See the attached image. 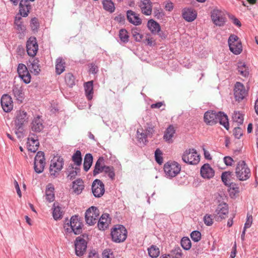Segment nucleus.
I'll return each instance as SVG.
<instances>
[{
	"mask_svg": "<svg viewBox=\"0 0 258 258\" xmlns=\"http://www.w3.org/2000/svg\"><path fill=\"white\" fill-rule=\"evenodd\" d=\"M204 119L207 125H213L219 122L227 130H229V124L228 116L223 112L208 110L205 113Z\"/></svg>",
	"mask_w": 258,
	"mask_h": 258,
	"instance_id": "f257e3e1",
	"label": "nucleus"
},
{
	"mask_svg": "<svg viewBox=\"0 0 258 258\" xmlns=\"http://www.w3.org/2000/svg\"><path fill=\"white\" fill-rule=\"evenodd\" d=\"M83 224L82 220L78 215L73 216L70 221L65 223L64 229L66 232H73L75 235H79L82 233Z\"/></svg>",
	"mask_w": 258,
	"mask_h": 258,
	"instance_id": "f03ea898",
	"label": "nucleus"
},
{
	"mask_svg": "<svg viewBox=\"0 0 258 258\" xmlns=\"http://www.w3.org/2000/svg\"><path fill=\"white\" fill-rule=\"evenodd\" d=\"M110 235L112 241L115 243H121L126 240L127 231L124 226L116 225L111 229Z\"/></svg>",
	"mask_w": 258,
	"mask_h": 258,
	"instance_id": "7ed1b4c3",
	"label": "nucleus"
},
{
	"mask_svg": "<svg viewBox=\"0 0 258 258\" xmlns=\"http://www.w3.org/2000/svg\"><path fill=\"white\" fill-rule=\"evenodd\" d=\"M235 175L240 181L246 180L251 175L250 170L244 161L238 162L235 168Z\"/></svg>",
	"mask_w": 258,
	"mask_h": 258,
	"instance_id": "20e7f679",
	"label": "nucleus"
},
{
	"mask_svg": "<svg viewBox=\"0 0 258 258\" xmlns=\"http://www.w3.org/2000/svg\"><path fill=\"white\" fill-rule=\"evenodd\" d=\"M64 165V160L61 156H55L51 160L49 166L50 176L55 178L59 174Z\"/></svg>",
	"mask_w": 258,
	"mask_h": 258,
	"instance_id": "39448f33",
	"label": "nucleus"
},
{
	"mask_svg": "<svg viewBox=\"0 0 258 258\" xmlns=\"http://www.w3.org/2000/svg\"><path fill=\"white\" fill-rule=\"evenodd\" d=\"M182 161L188 164L197 165L200 161V156L194 149H186L182 156Z\"/></svg>",
	"mask_w": 258,
	"mask_h": 258,
	"instance_id": "423d86ee",
	"label": "nucleus"
},
{
	"mask_svg": "<svg viewBox=\"0 0 258 258\" xmlns=\"http://www.w3.org/2000/svg\"><path fill=\"white\" fill-rule=\"evenodd\" d=\"M228 45L230 50L234 54L238 55L242 51V44L238 37L231 34L228 38Z\"/></svg>",
	"mask_w": 258,
	"mask_h": 258,
	"instance_id": "0eeeda50",
	"label": "nucleus"
},
{
	"mask_svg": "<svg viewBox=\"0 0 258 258\" xmlns=\"http://www.w3.org/2000/svg\"><path fill=\"white\" fill-rule=\"evenodd\" d=\"M181 166L176 162H168L164 164V171L167 177L170 178L176 176L180 171Z\"/></svg>",
	"mask_w": 258,
	"mask_h": 258,
	"instance_id": "6e6552de",
	"label": "nucleus"
},
{
	"mask_svg": "<svg viewBox=\"0 0 258 258\" xmlns=\"http://www.w3.org/2000/svg\"><path fill=\"white\" fill-rule=\"evenodd\" d=\"M236 175L232 171H225L221 174V180L224 184L234 190H237L238 187L235 183Z\"/></svg>",
	"mask_w": 258,
	"mask_h": 258,
	"instance_id": "1a4fd4ad",
	"label": "nucleus"
},
{
	"mask_svg": "<svg viewBox=\"0 0 258 258\" xmlns=\"http://www.w3.org/2000/svg\"><path fill=\"white\" fill-rule=\"evenodd\" d=\"M99 211L97 208L92 206L88 208L85 212V221L89 225H94L98 219Z\"/></svg>",
	"mask_w": 258,
	"mask_h": 258,
	"instance_id": "9d476101",
	"label": "nucleus"
},
{
	"mask_svg": "<svg viewBox=\"0 0 258 258\" xmlns=\"http://www.w3.org/2000/svg\"><path fill=\"white\" fill-rule=\"evenodd\" d=\"M87 236V234H83L76 238L75 241V252L77 256H82L86 251L87 243L84 238Z\"/></svg>",
	"mask_w": 258,
	"mask_h": 258,
	"instance_id": "9b49d317",
	"label": "nucleus"
},
{
	"mask_svg": "<svg viewBox=\"0 0 258 258\" xmlns=\"http://www.w3.org/2000/svg\"><path fill=\"white\" fill-rule=\"evenodd\" d=\"M29 116L25 110H17L14 118L15 126H17L18 128H23L25 124L29 121Z\"/></svg>",
	"mask_w": 258,
	"mask_h": 258,
	"instance_id": "f8f14e48",
	"label": "nucleus"
},
{
	"mask_svg": "<svg viewBox=\"0 0 258 258\" xmlns=\"http://www.w3.org/2000/svg\"><path fill=\"white\" fill-rule=\"evenodd\" d=\"M211 17L213 23L216 26L221 27L225 24L226 19L220 10L214 9L211 13Z\"/></svg>",
	"mask_w": 258,
	"mask_h": 258,
	"instance_id": "ddd939ff",
	"label": "nucleus"
},
{
	"mask_svg": "<svg viewBox=\"0 0 258 258\" xmlns=\"http://www.w3.org/2000/svg\"><path fill=\"white\" fill-rule=\"evenodd\" d=\"M228 205L225 203H221L217 207L214 213L213 214V217L217 221H221L222 219L225 218V216L228 214Z\"/></svg>",
	"mask_w": 258,
	"mask_h": 258,
	"instance_id": "4468645a",
	"label": "nucleus"
},
{
	"mask_svg": "<svg viewBox=\"0 0 258 258\" xmlns=\"http://www.w3.org/2000/svg\"><path fill=\"white\" fill-rule=\"evenodd\" d=\"M247 92L243 84L237 82L234 85V95L236 101H240L246 96Z\"/></svg>",
	"mask_w": 258,
	"mask_h": 258,
	"instance_id": "2eb2a0df",
	"label": "nucleus"
},
{
	"mask_svg": "<svg viewBox=\"0 0 258 258\" xmlns=\"http://www.w3.org/2000/svg\"><path fill=\"white\" fill-rule=\"evenodd\" d=\"M92 191L95 197H102L105 192L104 183L100 180L96 179L92 184Z\"/></svg>",
	"mask_w": 258,
	"mask_h": 258,
	"instance_id": "dca6fc26",
	"label": "nucleus"
},
{
	"mask_svg": "<svg viewBox=\"0 0 258 258\" xmlns=\"http://www.w3.org/2000/svg\"><path fill=\"white\" fill-rule=\"evenodd\" d=\"M28 150L31 152L35 153L39 146V142L38 136L34 133L30 132L27 141Z\"/></svg>",
	"mask_w": 258,
	"mask_h": 258,
	"instance_id": "f3484780",
	"label": "nucleus"
},
{
	"mask_svg": "<svg viewBox=\"0 0 258 258\" xmlns=\"http://www.w3.org/2000/svg\"><path fill=\"white\" fill-rule=\"evenodd\" d=\"M26 49L29 56L33 57L36 55L38 49V45L35 37H30L28 39L26 43Z\"/></svg>",
	"mask_w": 258,
	"mask_h": 258,
	"instance_id": "a211bd4d",
	"label": "nucleus"
},
{
	"mask_svg": "<svg viewBox=\"0 0 258 258\" xmlns=\"http://www.w3.org/2000/svg\"><path fill=\"white\" fill-rule=\"evenodd\" d=\"M44 128L43 120L40 116L38 115L33 119L30 124L31 131L35 133H39L42 132Z\"/></svg>",
	"mask_w": 258,
	"mask_h": 258,
	"instance_id": "6ab92c4d",
	"label": "nucleus"
},
{
	"mask_svg": "<svg viewBox=\"0 0 258 258\" xmlns=\"http://www.w3.org/2000/svg\"><path fill=\"white\" fill-rule=\"evenodd\" d=\"M1 105L6 112H10L13 108V102L11 97L8 94H4L1 98Z\"/></svg>",
	"mask_w": 258,
	"mask_h": 258,
	"instance_id": "aec40b11",
	"label": "nucleus"
},
{
	"mask_svg": "<svg viewBox=\"0 0 258 258\" xmlns=\"http://www.w3.org/2000/svg\"><path fill=\"white\" fill-rule=\"evenodd\" d=\"M197 16V13L192 8H184L182 10V17L187 22L194 21Z\"/></svg>",
	"mask_w": 258,
	"mask_h": 258,
	"instance_id": "412c9836",
	"label": "nucleus"
},
{
	"mask_svg": "<svg viewBox=\"0 0 258 258\" xmlns=\"http://www.w3.org/2000/svg\"><path fill=\"white\" fill-rule=\"evenodd\" d=\"M32 8L28 0H21L19 4V14L24 17H27Z\"/></svg>",
	"mask_w": 258,
	"mask_h": 258,
	"instance_id": "4be33fe9",
	"label": "nucleus"
},
{
	"mask_svg": "<svg viewBox=\"0 0 258 258\" xmlns=\"http://www.w3.org/2000/svg\"><path fill=\"white\" fill-rule=\"evenodd\" d=\"M142 13L147 16L152 14V3L150 0H142L139 5Z\"/></svg>",
	"mask_w": 258,
	"mask_h": 258,
	"instance_id": "5701e85b",
	"label": "nucleus"
},
{
	"mask_svg": "<svg viewBox=\"0 0 258 258\" xmlns=\"http://www.w3.org/2000/svg\"><path fill=\"white\" fill-rule=\"evenodd\" d=\"M215 171L209 164H204L201 168V174L204 178L210 179L214 176Z\"/></svg>",
	"mask_w": 258,
	"mask_h": 258,
	"instance_id": "b1692460",
	"label": "nucleus"
},
{
	"mask_svg": "<svg viewBox=\"0 0 258 258\" xmlns=\"http://www.w3.org/2000/svg\"><path fill=\"white\" fill-rule=\"evenodd\" d=\"M80 167L77 166L74 167L73 164H70L66 169L67 178L70 180H73L80 173Z\"/></svg>",
	"mask_w": 258,
	"mask_h": 258,
	"instance_id": "393cba45",
	"label": "nucleus"
},
{
	"mask_svg": "<svg viewBox=\"0 0 258 258\" xmlns=\"http://www.w3.org/2000/svg\"><path fill=\"white\" fill-rule=\"evenodd\" d=\"M12 93L16 100L19 103H22L24 99V94L23 89L18 85L13 86L12 89Z\"/></svg>",
	"mask_w": 258,
	"mask_h": 258,
	"instance_id": "a878e982",
	"label": "nucleus"
},
{
	"mask_svg": "<svg viewBox=\"0 0 258 258\" xmlns=\"http://www.w3.org/2000/svg\"><path fill=\"white\" fill-rule=\"evenodd\" d=\"M126 17L128 21L132 24L138 26L142 23V20L139 16L132 10H128L126 12Z\"/></svg>",
	"mask_w": 258,
	"mask_h": 258,
	"instance_id": "bb28decb",
	"label": "nucleus"
},
{
	"mask_svg": "<svg viewBox=\"0 0 258 258\" xmlns=\"http://www.w3.org/2000/svg\"><path fill=\"white\" fill-rule=\"evenodd\" d=\"M109 215L107 213L103 214L98 221V227L100 230H105L108 227Z\"/></svg>",
	"mask_w": 258,
	"mask_h": 258,
	"instance_id": "cd10ccee",
	"label": "nucleus"
},
{
	"mask_svg": "<svg viewBox=\"0 0 258 258\" xmlns=\"http://www.w3.org/2000/svg\"><path fill=\"white\" fill-rule=\"evenodd\" d=\"M119 40L118 42L120 45H124L130 41V36L127 31L124 28L119 30L118 32Z\"/></svg>",
	"mask_w": 258,
	"mask_h": 258,
	"instance_id": "c85d7f7f",
	"label": "nucleus"
},
{
	"mask_svg": "<svg viewBox=\"0 0 258 258\" xmlns=\"http://www.w3.org/2000/svg\"><path fill=\"white\" fill-rule=\"evenodd\" d=\"M72 188L74 192L80 195L84 188V181L81 178H78L73 182Z\"/></svg>",
	"mask_w": 258,
	"mask_h": 258,
	"instance_id": "c756f323",
	"label": "nucleus"
},
{
	"mask_svg": "<svg viewBox=\"0 0 258 258\" xmlns=\"http://www.w3.org/2000/svg\"><path fill=\"white\" fill-rule=\"evenodd\" d=\"M104 158L103 157H100L97 161H96L94 169L93 171L94 176H96L99 173L102 172L105 169L106 165H102V164L104 163Z\"/></svg>",
	"mask_w": 258,
	"mask_h": 258,
	"instance_id": "7c9ffc66",
	"label": "nucleus"
},
{
	"mask_svg": "<svg viewBox=\"0 0 258 258\" xmlns=\"http://www.w3.org/2000/svg\"><path fill=\"white\" fill-rule=\"evenodd\" d=\"M66 61L62 57H58L55 61V73L59 75L65 71Z\"/></svg>",
	"mask_w": 258,
	"mask_h": 258,
	"instance_id": "2f4dec72",
	"label": "nucleus"
},
{
	"mask_svg": "<svg viewBox=\"0 0 258 258\" xmlns=\"http://www.w3.org/2000/svg\"><path fill=\"white\" fill-rule=\"evenodd\" d=\"M175 133V130L173 125H169L166 131L164 132L163 138L164 139L168 142L169 143L172 142V139L174 134Z\"/></svg>",
	"mask_w": 258,
	"mask_h": 258,
	"instance_id": "473e14b6",
	"label": "nucleus"
},
{
	"mask_svg": "<svg viewBox=\"0 0 258 258\" xmlns=\"http://www.w3.org/2000/svg\"><path fill=\"white\" fill-rule=\"evenodd\" d=\"M85 94L87 98L91 100L93 98V81H89L84 85Z\"/></svg>",
	"mask_w": 258,
	"mask_h": 258,
	"instance_id": "72a5a7b5",
	"label": "nucleus"
},
{
	"mask_svg": "<svg viewBox=\"0 0 258 258\" xmlns=\"http://www.w3.org/2000/svg\"><path fill=\"white\" fill-rule=\"evenodd\" d=\"M148 28L152 34H156L160 30V26L157 22L153 19L149 20L148 22Z\"/></svg>",
	"mask_w": 258,
	"mask_h": 258,
	"instance_id": "f704fd0d",
	"label": "nucleus"
},
{
	"mask_svg": "<svg viewBox=\"0 0 258 258\" xmlns=\"http://www.w3.org/2000/svg\"><path fill=\"white\" fill-rule=\"evenodd\" d=\"M54 188L51 184H49L45 190L46 199L49 203L54 200Z\"/></svg>",
	"mask_w": 258,
	"mask_h": 258,
	"instance_id": "c9c22d12",
	"label": "nucleus"
},
{
	"mask_svg": "<svg viewBox=\"0 0 258 258\" xmlns=\"http://www.w3.org/2000/svg\"><path fill=\"white\" fill-rule=\"evenodd\" d=\"M45 165V159H38L34 161V170L37 173H42L44 169Z\"/></svg>",
	"mask_w": 258,
	"mask_h": 258,
	"instance_id": "e433bc0d",
	"label": "nucleus"
},
{
	"mask_svg": "<svg viewBox=\"0 0 258 258\" xmlns=\"http://www.w3.org/2000/svg\"><path fill=\"white\" fill-rule=\"evenodd\" d=\"M102 4L103 9L110 13H112L115 10L114 3L111 0H102Z\"/></svg>",
	"mask_w": 258,
	"mask_h": 258,
	"instance_id": "4c0bfd02",
	"label": "nucleus"
},
{
	"mask_svg": "<svg viewBox=\"0 0 258 258\" xmlns=\"http://www.w3.org/2000/svg\"><path fill=\"white\" fill-rule=\"evenodd\" d=\"M93 162V156L90 153H87L85 156L83 163L84 170L88 171L90 168Z\"/></svg>",
	"mask_w": 258,
	"mask_h": 258,
	"instance_id": "58836bf2",
	"label": "nucleus"
},
{
	"mask_svg": "<svg viewBox=\"0 0 258 258\" xmlns=\"http://www.w3.org/2000/svg\"><path fill=\"white\" fill-rule=\"evenodd\" d=\"M53 212L52 215L53 218L55 220L61 219L62 216V212L61 211V208L58 206L57 203H54L53 205Z\"/></svg>",
	"mask_w": 258,
	"mask_h": 258,
	"instance_id": "ea45409f",
	"label": "nucleus"
},
{
	"mask_svg": "<svg viewBox=\"0 0 258 258\" xmlns=\"http://www.w3.org/2000/svg\"><path fill=\"white\" fill-rule=\"evenodd\" d=\"M72 161L76 166L79 167L82 164V157L80 150H77L72 156Z\"/></svg>",
	"mask_w": 258,
	"mask_h": 258,
	"instance_id": "a19ab883",
	"label": "nucleus"
},
{
	"mask_svg": "<svg viewBox=\"0 0 258 258\" xmlns=\"http://www.w3.org/2000/svg\"><path fill=\"white\" fill-rule=\"evenodd\" d=\"M39 60L38 58H34L31 62L32 72L35 75H38L40 72V67L39 64Z\"/></svg>",
	"mask_w": 258,
	"mask_h": 258,
	"instance_id": "79ce46f5",
	"label": "nucleus"
},
{
	"mask_svg": "<svg viewBox=\"0 0 258 258\" xmlns=\"http://www.w3.org/2000/svg\"><path fill=\"white\" fill-rule=\"evenodd\" d=\"M148 253L150 257L152 258L157 257L160 254L159 248L156 245H152L148 249Z\"/></svg>",
	"mask_w": 258,
	"mask_h": 258,
	"instance_id": "37998d69",
	"label": "nucleus"
},
{
	"mask_svg": "<svg viewBox=\"0 0 258 258\" xmlns=\"http://www.w3.org/2000/svg\"><path fill=\"white\" fill-rule=\"evenodd\" d=\"M103 171L107 174L108 176L111 180L115 179V171L114 168L112 166H106Z\"/></svg>",
	"mask_w": 258,
	"mask_h": 258,
	"instance_id": "c03bdc74",
	"label": "nucleus"
},
{
	"mask_svg": "<svg viewBox=\"0 0 258 258\" xmlns=\"http://www.w3.org/2000/svg\"><path fill=\"white\" fill-rule=\"evenodd\" d=\"M65 82L68 86L73 87L75 84V78L74 75L70 73L66 74Z\"/></svg>",
	"mask_w": 258,
	"mask_h": 258,
	"instance_id": "a18cd8bd",
	"label": "nucleus"
},
{
	"mask_svg": "<svg viewBox=\"0 0 258 258\" xmlns=\"http://www.w3.org/2000/svg\"><path fill=\"white\" fill-rule=\"evenodd\" d=\"M132 34L136 42H141L143 38V35L140 33V30L137 28L132 29Z\"/></svg>",
	"mask_w": 258,
	"mask_h": 258,
	"instance_id": "49530a36",
	"label": "nucleus"
},
{
	"mask_svg": "<svg viewBox=\"0 0 258 258\" xmlns=\"http://www.w3.org/2000/svg\"><path fill=\"white\" fill-rule=\"evenodd\" d=\"M182 247L185 250H189L191 246L190 239L187 237H183L180 241Z\"/></svg>",
	"mask_w": 258,
	"mask_h": 258,
	"instance_id": "de8ad7c7",
	"label": "nucleus"
},
{
	"mask_svg": "<svg viewBox=\"0 0 258 258\" xmlns=\"http://www.w3.org/2000/svg\"><path fill=\"white\" fill-rule=\"evenodd\" d=\"M232 119L234 122H237L238 125L241 124L243 122V115L239 112H234L232 116Z\"/></svg>",
	"mask_w": 258,
	"mask_h": 258,
	"instance_id": "09e8293b",
	"label": "nucleus"
},
{
	"mask_svg": "<svg viewBox=\"0 0 258 258\" xmlns=\"http://www.w3.org/2000/svg\"><path fill=\"white\" fill-rule=\"evenodd\" d=\"M237 70L240 74L244 77H246L249 74V72L247 70L244 63H239L238 65Z\"/></svg>",
	"mask_w": 258,
	"mask_h": 258,
	"instance_id": "8fccbe9b",
	"label": "nucleus"
},
{
	"mask_svg": "<svg viewBox=\"0 0 258 258\" xmlns=\"http://www.w3.org/2000/svg\"><path fill=\"white\" fill-rule=\"evenodd\" d=\"M171 254L172 255L171 257L173 258H181L183 254L182 250L179 246L176 247L173 249L171 251Z\"/></svg>",
	"mask_w": 258,
	"mask_h": 258,
	"instance_id": "3c124183",
	"label": "nucleus"
},
{
	"mask_svg": "<svg viewBox=\"0 0 258 258\" xmlns=\"http://www.w3.org/2000/svg\"><path fill=\"white\" fill-rule=\"evenodd\" d=\"M148 137V136L145 132L140 133L139 130L137 131V138L140 143H143L144 145H146L148 142L147 140Z\"/></svg>",
	"mask_w": 258,
	"mask_h": 258,
	"instance_id": "603ef678",
	"label": "nucleus"
},
{
	"mask_svg": "<svg viewBox=\"0 0 258 258\" xmlns=\"http://www.w3.org/2000/svg\"><path fill=\"white\" fill-rule=\"evenodd\" d=\"M155 158L156 161L160 165L163 162L162 152L159 149H157L155 152Z\"/></svg>",
	"mask_w": 258,
	"mask_h": 258,
	"instance_id": "864d4df0",
	"label": "nucleus"
},
{
	"mask_svg": "<svg viewBox=\"0 0 258 258\" xmlns=\"http://www.w3.org/2000/svg\"><path fill=\"white\" fill-rule=\"evenodd\" d=\"M30 26L33 31H37L39 27V23L37 18L34 17L31 19L30 22Z\"/></svg>",
	"mask_w": 258,
	"mask_h": 258,
	"instance_id": "5fc2aeb1",
	"label": "nucleus"
},
{
	"mask_svg": "<svg viewBox=\"0 0 258 258\" xmlns=\"http://www.w3.org/2000/svg\"><path fill=\"white\" fill-rule=\"evenodd\" d=\"M190 237L195 242H198L201 239V233L199 231L195 230L190 233Z\"/></svg>",
	"mask_w": 258,
	"mask_h": 258,
	"instance_id": "6e6d98bb",
	"label": "nucleus"
},
{
	"mask_svg": "<svg viewBox=\"0 0 258 258\" xmlns=\"http://www.w3.org/2000/svg\"><path fill=\"white\" fill-rule=\"evenodd\" d=\"M213 215L206 214L203 218L204 223L208 226H211L213 224Z\"/></svg>",
	"mask_w": 258,
	"mask_h": 258,
	"instance_id": "4d7b16f0",
	"label": "nucleus"
},
{
	"mask_svg": "<svg viewBox=\"0 0 258 258\" xmlns=\"http://www.w3.org/2000/svg\"><path fill=\"white\" fill-rule=\"evenodd\" d=\"M17 72L20 77L22 75L25 74L27 72H28V71L24 64L19 63L18 66Z\"/></svg>",
	"mask_w": 258,
	"mask_h": 258,
	"instance_id": "13d9d810",
	"label": "nucleus"
},
{
	"mask_svg": "<svg viewBox=\"0 0 258 258\" xmlns=\"http://www.w3.org/2000/svg\"><path fill=\"white\" fill-rule=\"evenodd\" d=\"M233 135L235 138L240 139L243 135L242 129L240 127H235L233 130Z\"/></svg>",
	"mask_w": 258,
	"mask_h": 258,
	"instance_id": "bf43d9fd",
	"label": "nucleus"
},
{
	"mask_svg": "<svg viewBox=\"0 0 258 258\" xmlns=\"http://www.w3.org/2000/svg\"><path fill=\"white\" fill-rule=\"evenodd\" d=\"M25 84H28L31 81V75L29 72H27L25 74L22 75L19 77Z\"/></svg>",
	"mask_w": 258,
	"mask_h": 258,
	"instance_id": "052dcab7",
	"label": "nucleus"
},
{
	"mask_svg": "<svg viewBox=\"0 0 258 258\" xmlns=\"http://www.w3.org/2000/svg\"><path fill=\"white\" fill-rule=\"evenodd\" d=\"M89 67V72L92 74H96L98 72V67L93 63H91L88 64Z\"/></svg>",
	"mask_w": 258,
	"mask_h": 258,
	"instance_id": "680f3d73",
	"label": "nucleus"
},
{
	"mask_svg": "<svg viewBox=\"0 0 258 258\" xmlns=\"http://www.w3.org/2000/svg\"><path fill=\"white\" fill-rule=\"evenodd\" d=\"M252 222V217L251 215L247 214L246 217V221L244 224V229H247L249 228Z\"/></svg>",
	"mask_w": 258,
	"mask_h": 258,
	"instance_id": "e2e57ef3",
	"label": "nucleus"
},
{
	"mask_svg": "<svg viewBox=\"0 0 258 258\" xmlns=\"http://www.w3.org/2000/svg\"><path fill=\"white\" fill-rule=\"evenodd\" d=\"M154 16L158 19H162L164 16V14L161 9H156L154 11Z\"/></svg>",
	"mask_w": 258,
	"mask_h": 258,
	"instance_id": "0e129e2a",
	"label": "nucleus"
},
{
	"mask_svg": "<svg viewBox=\"0 0 258 258\" xmlns=\"http://www.w3.org/2000/svg\"><path fill=\"white\" fill-rule=\"evenodd\" d=\"M15 134L18 139H21L24 136V130L23 128H18L17 126H15Z\"/></svg>",
	"mask_w": 258,
	"mask_h": 258,
	"instance_id": "69168bd1",
	"label": "nucleus"
},
{
	"mask_svg": "<svg viewBox=\"0 0 258 258\" xmlns=\"http://www.w3.org/2000/svg\"><path fill=\"white\" fill-rule=\"evenodd\" d=\"M114 20L120 23H124L125 22V17L123 15L120 14L116 16Z\"/></svg>",
	"mask_w": 258,
	"mask_h": 258,
	"instance_id": "338daca9",
	"label": "nucleus"
},
{
	"mask_svg": "<svg viewBox=\"0 0 258 258\" xmlns=\"http://www.w3.org/2000/svg\"><path fill=\"white\" fill-rule=\"evenodd\" d=\"M99 254L98 252L95 250L92 249L88 253V258H98Z\"/></svg>",
	"mask_w": 258,
	"mask_h": 258,
	"instance_id": "774afa93",
	"label": "nucleus"
}]
</instances>
